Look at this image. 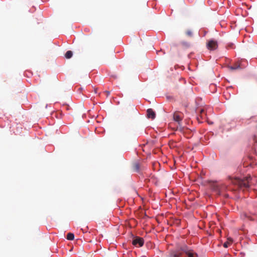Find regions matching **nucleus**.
<instances>
[{
  "instance_id": "3",
  "label": "nucleus",
  "mask_w": 257,
  "mask_h": 257,
  "mask_svg": "<svg viewBox=\"0 0 257 257\" xmlns=\"http://www.w3.org/2000/svg\"><path fill=\"white\" fill-rule=\"evenodd\" d=\"M256 162H240V164L237 167V171L241 175H243L245 173L249 171L250 169L254 168L256 165Z\"/></svg>"
},
{
  "instance_id": "19",
  "label": "nucleus",
  "mask_w": 257,
  "mask_h": 257,
  "mask_svg": "<svg viewBox=\"0 0 257 257\" xmlns=\"http://www.w3.org/2000/svg\"><path fill=\"white\" fill-rule=\"evenodd\" d=\"M224 196L225 197H226V198H228V197H229V195H228V194H225L224 195Z\"/></svg>"
},
{
  "instance_id": "11",
  "label": "nucleus",
  "mask_w": 257,
  "mask_h": 257,
  "mask_svg": "<svg viewBox=\"0 0 257 257\" xmlns=\"http://www.w3.org/2000/svg\"><path fill=\"white\" fill-rule=\"evenodd\" d=\"M73 53L71 51H68L66 52L65 55V57L67 59H70L72 57Z\"/></svg>"
},
{
  "instance_id": "21",
  "label": "nucleus",
  "mask_w": 257,
  "mask_h": 257,
  "mask_svg": "<svg viewBox=\"0 0 257 257\" xmlns=\"http://www.w3.org/2000/svg\"><path fill=\"white\" fill-rule=\"evenodd\" d=\"M94 92L95 93H97V88H94Z\"/></svg>"
},
{
  "instance_id": "24",
  "label": "nucleus",
  "mask_w": 257,
  "mask_h": 257,
  "mask_svg": "<svg viewBox=\"0 0 257 257\" xmlns=\"http://www.w3.org/2000/svg\"><path fill=\"white\" fill-rule=\"evenodd\" d=\"M241 254H242V255H245V253L243 252H241Z\"/></svg>"
},
{
  "instance_id": "18",
  "label": "nucleus",
  "mask_w": 257,
  "mask_h": 257,
  "mask_svg": "<svg viewBox=\"0 0 257 257\" xmlns=\"http://www.w3.org/2000/svg\"><path fill=\"white\" fill-rule=\"evenodd\" d=\"M153 162V165H155L157 163H158L159 164V165H160V164L159 163V161H157V162Z\"/></svg>"
},
{
  "instance_id": "5",
  "label": "nucleus",
  "mask_w": 257,
  "mask_h": 257,
  "mask_svg": "<svg viewBox=\"0 0 257 257\" xmlns=\"http://www.w3.org/2000/svg\"><path fill=\"white\" fill-rule=\"evenodd\" d=\"M217 47V41L213 40H209L207 44V48L210 50H215Z\"/></svg>"
},
{
  "instance_id": "13",
  "label": "nucleus",
  "mask_w": 257,
  "mask_h": 257,
  "mask_svg": "<svg viewBox=\"0 0 257 257\" xmlns=\"http://www.w3.org/2000/svg\"><path fill=\"white\" fill-rule=\"evenodd\" d=\"M186 33L188 36L191 37L192 36V33L191 30L187 31Z\"/></svg>"
},
{
  "instance_id": "10",
  "label": "nucleus",
  "mask_w": 257,
  "mask_h": 257,
  "mask_svg": "<svg viewBox=\"0 0 257 257\" xmlns=\"http://www.w3.org/2000/svg\"><path fill=\"white\" fill-rule=\"evenodd\" d=\"M74 234L72 232H69L66 236L67 239L69 240H73L74 239Z\"/></svg>"
},
{
  "instance_id": "6",
  "label": "nucleus",
  "mask_w": 257,
  "mask_h": 257,
  "mask_svg": "<svg viewBox=\"0 0 257 257\" xmlns=\"http://www.w3.org/2000/svg\"><path fill=\"white\" fill-rule=\"evenodd\" d=\"M173 118L175 121L180 123L182 119V114L179 112H176L174 113Z\"/></svg>"
},
{
  "instance_id": "8",
  "label": "nucleus",
  "mask_w": 257,
  "mask_h": 257,
  "mask_svg": "<svg viewBox=\"0 0 257 257\" xmlns=\"http://www.w3.org/2000/svg\"><path fill=\"white\" fill-rule=\"evenodd\" d=\"M133 170L134 172L141 173V168L140 167V164L139 163V162H137L133 165Z\"/></svg>"
},
{
  "instance_id": "14",
  "label": "nucleus",
  "mask_w": 257,
  "mask_h": 257,
  "mask_svg": "<svg viewBox=\"0 0 257 257\" xmlns=\"http://www.w3.org/2000/svg\"><path fill=\"white\" fill-rule=\"evenodd\" d=\"M229 245H228V242H224L223 244V246L224 247V248H227L228 247Z\"/></svg>"
},
{
  "instance_id": "7",
  "label": "nucleus",
  "mask_w": 257,
  "mask_h": 257,
  "mask_svg": "<svg viewBox=\"0 0 257 257\" xmlns=\"http://www.w3.org/2000/svg\"><path fill=\"white\" fill-rule=\"evenodd\" d=\"M147 117L149 118L154 119L156 117V113L155 111L152 109L149 108L147 111Z\"/></svg>"
},
{
  "instance_id": "23",
  "label": "nucleus",
  "mask_w": 257,
  "mask_h": 257,
  "mask_svg": "<svg viewBox=\"0 0 257 257\" xmlns=\"http://www.w3.org/2000/svg\"><path fill=\"white\" fill-rule=\"evenodd\" d=\"M241 254H242V255H245V253L243 252H241Z\"/></svg>"
},
{
  "instance_id": "27",
  "label": "nucleus",
  "mask_w": 257,
  "mask_h": 257,
  "mask_svg": "<svg viewBox=\"0 0 257 257\" xmlns=\"http://www.w3.org/2000/svg\"><path fill=\"white\" fill-rule=\"evenodd\" d=\"M164 162V163H167L168 162L165 161V162Z\"/></svg>"
},
{
  "instance_id": "15",
  "label": "nucleus",
  "mask_w": 257,
  "mask_h": 257,
  "mask_svg": "<svg viewBox=\"0 0 257 257\" xmlns=\"http://www.w3.org/2000/svg\"><path fill=\"white\" fill-rule=\"evenodd\" d=\"M171 147H175L176 143L175 142H172L171 144H170Z\"/></svg>"
},
{
  "instance_id": "25",
  "label": "nucleus",
  "mask_w": 257,
  "mask_h": 257,
  "mask_svg": "<svg viewBox=\"0 0 257 257\" xmlns=\"http://www.w3.org/2000/svg\"><path fill=\"white\" fill-rule=\"evenodd\" d=\"M177 162H176V161L174 162V164H175V165H176V164H177Z\"/></svg>"
},
{
  "instance_id": "1",
  "label": "nucleus",
  "mask_w": 257,
  "mask_h": 257,
  "mask_svg": "<svg viewBox=\"0 0 257 257\" xmlns=\"http://www.w3.org/2000/svg\"><path fill=\"white\" fill-rule=\"evenodd\" d=\"M246 186L244 181V177L228 175L226 182L218 185L217 187L219 195H223V192L228 190L234 193L239 192L243 186Z\"/></svg>"
},
{
  "instance_id": "16",
  "label": "nucleus",
  "mask_w": 257,
  "mask_h": 257,
  "mask_svg": "<svg viewBox=\"0 0 257 257\" xmlns=\"http://www.w3.org/2000/svg\"><path fill=\"white\" fill-rule=\"evenodd\" d=\"M104 93L106 94V96H109V94H110V91H104Z\"/></svg>"
},
{
  "instance_id": "26",
  "label": "nucleus",
  "mask_w": 257,
  "mask_h": 257,
  "mask_svg": "<svg viewBox=\"0 0 257 257\" xmlns=\"http://www.w3.org/2000/svg\"><path fill=\"white\" fill-rule=\"evenodd\" d=\"M194 163H195V164H196V163H198V162L195 161V162H194Z\"/></svg>"
},
{
  "instance_id": "2",
  "label": "nucleus",
  "mask_w": 257,
  "mask_h": 257,
  "mask_svg": "<svg viewBox=\"0 0 257 257\" xmlns=\"http://www.w3.org/2000/svg\"><path fill=\"white\" fill-rule=\"evenodd\" d=\"M167 257H199L198 254L186 244L169 251Z\"/></svg>"
},
{
  "instance_id": "20",
  "label": "nucleus",
  "mask_w": 257,
  "mask_h": 257,
  "mask_svg": "<svg viewBox=\"0 0 257 257\" xmlns=\"http://www.w3.org/2000/svg\"><path fill=\"white\" fill-rule=\"evenodd\" d=\"M254 140L256 142H257V137L256 136H254Z\"/></svg>"
},
{
  "instance_id": "17",
  "label": "nucleus",
  "mask_w": 257,
  "mask_h": 257,
  "mask_svg": "<svg viewBox=\"0 0 257 257\" xmlns=\"http://www.w3.org/2000/svg\"><path fill=\"white\" fill-rule=\"evenodd\" d=\"M200 114H201V117H203L202 114H203V113L204 112V110L202 109L200 110Z\"/></svg>"
},
{
  "instance_id": "12",
  "label": "nucleus",
  "mask_w": 257,
  "mask_h": 257,
  "mask_svg": "<svg viewBox=\"0 0 257 257\" xmlns=\"http://www.w3.org/2000/svg\"><path fill=\"white\" fill-rule=\"evenodd\" d=\"M239 67H240V66L238 64H235L233 66H229V68L232 70L237 69Z\"/></svg>"
},
{
  "instance_id": "22",
  "label": "nucleus",
  "mask_w": 257,
  "mask_h": 257,
  "mask_svg": "<svg viewBox=\"0 0 257 257\" xmlns=\"http://www.w3.org/2000/svg\"><path fill=\"white\" fill-rule=\"evenodd\" d=\"M233 44H231L230 45H228V47H233Z\"/></svg>"
},
{
  "instance_id": "4",
  "label": "nucleus",
  "mask_w": 257,
  "mask_h": 257,
  "mask_svg": "<svg viewBox=\"0 0 257 257\" xmlns=\"http://www.w3.org/2000/svg\"><path fill=\"white\" fill-rule=\"evenodd\" d=\"M132 239V243L136 247H140L144 245L145 240L143 237L135 235L133 234L131 235Z\"/></svg>"
},
{
  "instance_id": "9",
  "label": "nucleus",
  "mask_w": 257,
  "mask_h": 257,
  "mask_svg": "<svg viewBox=\"0 0 257 257\" xmlns=\"http://www.w3.org/2000/svg\"><path fill=\"white\" fill-rule=\"evenodd\" d=\"M180 46L183 49H187L190 47V45L189 43L183 41L181 43Z\"/></svg>"
}]
</instances>
